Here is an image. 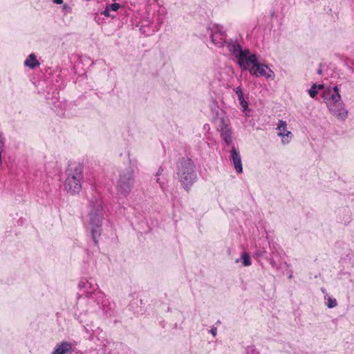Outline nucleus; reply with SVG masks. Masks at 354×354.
<instances>
[{
  "mask_svg": "<svg viewBox=\"0 0 354 354\" xmlns=\"http://www.w3.org/2000/svg\"><path fill=\"white\" fill-rule=\"evenodd\" d=\"M218 131L221 133L222 140L227 145L232 144V129L230 127V122L227 118L221 117L218 120Z\"/></svg>",
  "mask_w": 354,
  "mask_h": 354,
  "instance_id": "obj_10",
  "label": "nucleus"
},
{
  "mask_svg": "<svg viewBox=\"0 0 354 354\" xmlns=\"http://www.w3.org/2000/svg\"><path fill=\"white\" fill-rule=\"evenodd\" d=\"M230 153L231 159L236 171L238 174H241L243 172L241 156L239 150L234 147V145L232 146Z\"/></svg>",
  "mask_w": 354,
  "mask_h": 354,
  "instance_id": "obj_12",
  "label": "nucleus"
},
{
  "mask_svg": "<svg viewBox=\"0 0 354 354\" xmlns=\"http://www.w3.org/2000/svg\"><path fill=\"white\" fill-rule=\"evenodd\" d=\"M73 345L67 341H62L55 346L51 354H73Z\"/></svg>",
  "mask_w": 354,
  "mask_h": 354,
  "instance_id": "obj_11",
  "label": "nucleus"
},
{
  "mask_svg": "<svg viewBox=\"0 0 354 354\" xmlns=\"http://www.w3.org/2000/svg\"><path fill=\"white\" fill-rule=\"evenodd\" d=\"M308 93L310 96L313 98L315 97L318 93V91L317 90V84H314L311 88L308 90Z\"/></svg>",
  "mask_w": 354,
  "mask_h": 354,
  "instance_id": "obj_20",
  "label": "nucleus"
},
{
  "mask_svg": "<svg viewBox=\"0 0 354 354\" xmlns=\"http://www.w3.org/2000/svg\"><path fill=\"white\" fill-rule=\"evenodd\" d=\"M156 183H159V184H160V187L162 188V183L160 182V178H157L156 179Z\"/></svg>",
  "mask_w": 354,
  "mask_h": 354,
  "instance_id": "obj_33",
  "label": "nucleus"
},
{
  "mask_svg": "<svg viewBox=\"0 0 354 354\" xmlns=\"http://www.w3.org/2000/svg\"><path fill=\"white\" fill-rule=\"evenodd\" d=\"M64 8L67 9V8H68V6L67 5H64Z\"/></svg>",
  "mask_w": 354,
  "mask_h": 354,
  "instance_id": "obj_34",
  "label": "nucleus"
},
{
  "mask_svg": "<svg viewBox=\"0 0 354 354\" xmlns=\"http://www.w3.org/2000/svg\"><path fill=\"white\" fill-rule=\"evenodd\" d=\"M134 183V171L131 167H129L120 172L119 179L116 185L118 194L127 197L131 193Z\"/></svg>",
  "mask_w": 354,
  "mask_h": 354,
  "instance_id": "obj_5",
  "label": "nucleus"
},
{
  "mask_svg": "<svg viewBox=\"0 0 354 354\" xmlns=\"http://www.w3.org/2000/svg\"><path fill=\"white\" fill-rule=\"evenodd\" d=\"M210 333L214 337H215L216 335V328H211Z\"/></svg>",
  "mask_w": 354,
  "mask_h": 354,
  "instance_id": "obj_30",
  "label": "nucleus"
},
{
  "mask_svg": "<svg viewBox=\"0 0 354 354\" xmlns=\"http://www.w3.org/2000/svg\"><path fill=\"white\" fill-rule=\"evenodd\" d=\"M235 92L238 96V99L242 98L244 96L243 92L241 86L236 87Z\"/></svg>",
  "mask_w": 354,
  "mask_h": 354,
  "instance_id": "obj_23",
  "label": "nucleus"
},
{
  "mask_svg": "<svg viewBox=\"0 0 354 354\" xmlns=\"http://www.w3.org/2000/svg\"><path fill=\"white\" fill-rule=\"evenodd\" d=\"M266 252V250L264 249L258 250L255 252L254 255L257 257H264Z\"/></svg>",
  "mask_w": 354,
  "mask_h": 354,
  "instance_id": "obj_24",
  "label": "nucleus"
},
{
  "mask_svg": "<svg viewBox=\"0 0 354 354\" xmlns=\"http://www.w3.org/2000/svg\"><path fill=\"white\" fill-rule=\"evenodd\" d=\"M82 166L77 165L67 169V178L64 182V187L71 194H78L82 189Z\"/></svg>",
  "mask_w": 354,
  "mask_h": 354,
  "instance_id": "obj_4",
  "label": "nucleus"
},
{
  "mask_svg": "<svg viewBox=\"0 0 354 354\" xmlns=\"http://www.w3.org/2000/svg\"><path fill=\"white\" fill-rule=\"evenodd\" d=\"M322 73H323V71H322V64H319V68H318V69H317V73L318 75H322Z\"/></svg>",
  "mask_w": 354,
  "mask_h": 354,
  "instance_id": "obj_29",
  "label": "nucleus"
},
{
  "mask_svg": "<svg viewBox=\"0 0 354 354\" xmlns=\"http://www.w3.org/2000/svg\"><path fill=\"white\" fill-rule=\"evenodd\" d=\"M246 354H260L254 346H248L245 349Z\"/></svg>",
  "mask_w": 354,
  "mask_h": 354,
  "instance_id": "obj_21",
  "label": "nucleus"
},
{
  "mask_svg": "<svg viewBox=\"0 0 354 354\" xmlns=\"http://www.w3.org/2000/svg\"><path fill=\"white\" fill-rule=\"evenodd\" d=\"M91 208L88 216L91 226V237L95 245H98V239L101 236L102 224L104 218L102 202L100 198H95L90 201Z\"/></svg>",
  "mask_w": 354,
  "mask_h": 354,
  "instance_id": "obj_3",
  "label": "nucleus"
},
{
  "mask_svg": "<svg viewBox=\"0 0 354 354\" xmlns=\"http://www.w3.org/2000/svg\"><path fill=\"white\" fill-rule=\"evenodd\" d=\"M324 88V84H317V89H322V88Z\"/></svg>",
  "mask_w": 354,
  "mask_h": 354,
  "instance_id": "obj_32",
  "label": "nucleus"
},
{
  "mask_svg": "<svg viewBox=\"0 0 354 354\" xmlns=\"http://www.w3.org/2000/svg\"><path fill=\"white\" fill-rule=\"evenodd\" d=\"M287 124L286 121L282 120H279L277 123V130L279 131L278 136L282 138V142L283 144H288L289 142V140H287L286 137H291L292 133L287 130Z\"/></svg>",
  "mask_w": 354,
  "mask_h": 354,
  "instance_id": "obj_14",
  "label": "nucleus"
},
{
  "mask_svg": "<svg viewBox=\"0 0 354 354\" xmlns=\"http://www.w3.org/2000/svg\"><path fill=\"white\" fill-rule=\"evenodd\" d=\"M174 178L178 180L187 191L196 182L197 176L195 165L191 158L183 157L178 160Z\"/></svg>",
  "mask_w": 354,
  "mask_h": 354,
  "instance_id": "obj_2",
  "label": "nucleus"
},
{
  "mask_svg": "<svg viewBox=\"0 0 354 354\" xmlns=\"http://www.w3.org/2000/svg\"><path fill=\"white\" fill-rule=\"evenodd\" d=\"M110 8L109 7L106 6L105 10L102 12V15H104L105 17H109L110 16Z\"/></svg>",
  "mask_w": 354,
  "mask_h": 354,
  "instance_id": "obj_26",
  "label": "nucleus"
},
{
  "mask_svg": "<svg viewBox=\"0 0 354 354\" xmlns=\"http://www.w3.org/2000/svg\"><path fill=\"white\" fill-rule=\"evenodd\" d=\"M239 103L243 109V111H246L248 108V104L245 100L244 96L242 98L239 99Z\"/></svg>",
  "mask_w": 354,
  "mask_h": 354,
  "instance_id": "obj_22",
  "label": "nucleus"
},
{
  "mask_svg": "<svg viewBox=\"0 0 354 354\" xmlns=\"http://www.w3.org/2000/svg\"><path fill=\"white\" fill-rule=\"evenodd\" d=\"M108 7H109L110 10H111L117 11L120 8V4L117 3H112L109 6H108Z\"/></svg>",
  "mask_w": 354,
  "mask_h": 354,
  "instance_id": "obj_25",
  "label": "nucleus"
},
{
  "mask_svg": "<svg viewBox=\"0 0 354 354\" xmlns=\"http://www.w3.org/2000/svg\"><path fill=\"white\" fill-rule=\"evenodd\" d=\"M292 274L289 275V278H290V279H291V278H292Z\"/></svg>",
  "mask_w": 354,
  "mask_h": 354,
  "instance_id": "obj_35",
  "label": "nucleus"
},
{
  "mask_svg": "<svg viewBox=\"0 0 354 354\" xmlns=\"http://www.w3.org/2000/svg\"><path fill=\"white\" fill-rule=\"evenodd\" d=\"M162 172H163V168L162 166H160L156 173V176H159L162 175Z\"/></svg>",
  "mask_w": 354,
  "mask_h": 354,
  "instance_id": "obj_28",
  "label": "nucleus"
},
{
  "mask_svg": "<svg viewBox=\"0 0 354 354\" xmlns=\"http://www.w3.org/2000/svg\"><path fill=\"white\" fill-rule=\"evenodd\" d=\"M250 73L256 77H265L266 79L274 80L275 75L274 72L268 68V66L263 64H260L257 60L253 66L249 69Z\"/></svg>",
  "mask_w": 354,
  "mask_h": 354,
  "instance_id": "obj_9",
  "label": "nucleus"
},
{
  "mask_svg": "<svg viewBox=\"0 0 354 354\" xmlns=\"http://www.w3.org/2000/svg\"><path fill=\"white\" fill-rule=\"evenodd\" d=\"M236 59L238 61L239 66L243 71H249L251 68L250 66H253L254 63H257V60L256 55L251 53L248 48H245Z\"/></svg>",
  "mask_w": 354,
  "mask_h": 354,
  "instance_id": "obj_8",
  "label": "nucleus"
},
{
  "mask_svg": "<svg viewBox=\"0 0 354 354\" xmlns=\"http://www.w3.org/2000/svg\"><path fill=\"white\" fill-rule=\"evenodd\" d=\"M207 32L212 44L218 48L223 46L227 40L225 32L221 26L211 24L207 27Z\"/></svg>",
  "mask_w": 354,
  "mask_h": 354,
  "instance_id": "obj_7",
  "label": "nucleus"
},
{
  "mask_svg": "<svg viewBox=\"0 0 354 354\" xmlns=\"http://www.w3.org/2000/svg\"><path fill=\"white\" fill-rule=\"evenodd\" d=\"M322 97L329 111L339 120L344 121L348 118V111L342 100L337 86L326 88Z\"/></svg>",
  "mask_w": 354,
  "mask_h": 354,
  "instance_id": "obj_1",
  "label": "nucleus"
},
{
  "mask_svg": "<svg viewBox=\"0 0 354 354\" xmlns=\"http://www.w3.org/2000/svg\"><path fill=\"white\" fill-rule=\"evenodd\" d=\"M162 23V20L158 17L156 24L154 26H149L148 24H142L140 28V30L145 35H150L158 30Z\"/></svg>",
  "mask_w": 354,
  "mask_h": 354,
  "instance_id": "obj_16",
  "label": "nucleus"
},
{
  "mask_svg": "<svg viewBox=\"0 0 354 354\" xmlns=\"http://www.w3.org/2000/svg\"><path fill=\"white\" fill-rule=\"evenodd\" d=\"M98 305H101V308L104 313L108 316L113 315L115 313V304L111 302L108 299L105 298L103 294V298L95 301Z\"/></svg>",
  "mask_w": 354,
  "mask_h": 354,
  "instance_id": "obj_13",
  "label": "nucleus"
},
{
  "mask_svg": "<svg viewBox=\"0 0 354 354\" xmlns=\"http://www.w3.org/2000/svg\"><path fill=\"white\" fill-rule=\"evenodd\" d=\"M241 259L244 266H250L252 264L250 255L247 252L242 254Z\"/></svg>",
  "mask_w": 354,
  "mask_h": 354,
  "instance_id": "obj_18",
  "label": "nucleus"
},
{
  "mask_svg": "<svg viewBox=\"0 0 354 354\" xmlns=\"http://www.w3.org/2000/svg\"><path fill=\"white\" fill-rule=\"evenodd\" d=\"M53 2L56 4H62L63 3V0H53Z\"/></svg>",
  "mask_w": 354,
  "mask_h": 354,
  "instance_id": "obj_31",
  "label": "nucleus"
},
{
  "mask_svg": "<svg viewBox=\"0 0 354 354\" xmlns=\"http://www.w3.org/2000/svg\"><path fill=\"white\" fill-rule=\"evenodd\" d=\"M79 287L84 289L86 296L91 297L95 301L103 298V292L99 290L98 285L95 279L91 278L89 279H83L79 283Z\"/></svg>",
  "mask_w": 354,
  "mask_h": 354,
  "instance_id": "obj_6",
  "label": "nucleus"
},
{
  "mask_svg": "<svg viewBox=\"0 0 354 354\" xmlns=\"http://www.w3.org/2000/svg\"><path fill=\"white\" fill-rule=\"evenodd\" d=\"M3 150H4V143L3 141L2 135L0 133V151H3Z\"/></svg>",
  "mask_w": 354,
  "mask_h": 354,
  "instance_id": "obj_27",
  "label": "nucleus"
},
{
  "mask_svg": "<svg viewBox=\"0 0 354 354\" xmlns=\"http://www.w3.org/2000/svg\"><path fill=\"white\" fill-rule=\"evenodd\" d=\"M24 64H25V66H26L30 68H35L37 66H39L40 64L36 59L35 55L32 53L25 60Z\"/></svg>",
  "mask_w": 354,
  "mask_h": 354,
  "instance_id": "obj_17",
  "label": "nucleus"
},
{
  "mask_svg": "<svg viewBox=\"0 0 354 354\" xmlns=\"http://www.w3.org/2000/svg\"><path fill=\"white\" fill-rule=\"evenodd\" d=\"M326 306H328V308H333L335 306H337V302L336 301L335 299H333L330 297H328L327 299H326Z\"/></svg>",
  "mask_w": 354,
  "mask_h": 354,
  "instance_id": "obj_19",
  "label": "nucleus"
},
{
  "mask_svg": "<svg viewBox=\"0 0 354 354\" xmlns=\"http://www.w3.org/2000/svg\"><path fill=\"white\" fill-rule=\"evenodd\" d=\"M225 44L229 52H230L235 58L244 50L236 39H230L227 40Z\"/></svg>",
  "mask_w": 354,
  "mask_h": 354,
  "instance_id": "obj_15",
  "label": "nucleus"
}]
</instances>
